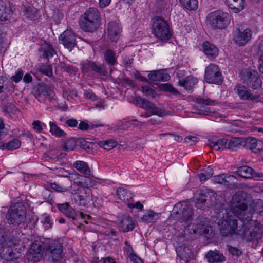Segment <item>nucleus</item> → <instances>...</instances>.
<instances>
[{"label":"nucleus","mask_w":263,"mask_h":263,"mask_svg":"<svg viewBox=\"0 0 263 263\" xmlns=\"http://www.w3.org/2000/svg\"><path fill=\"white\" fill-rule=\"evenodd\" d=\"M136 101L140 107L150 111L153 115L162 117L169 114L168 111L163 108L157 107L152 102L140 97H137Z\"/></svg>","instance_id":"9"},{"label":"nucleus","mask_w":263,"mask_h":263,"mask_svg":"<svg viewBox=\"0 0 263 263\" xmlns=\"http://www.w3.org/2000/svg\"><path fill=\"white\" fill-rule=\"evenodd\" d=\"M250 197L243 192H238L232 197L230 209L228 212L239 220L250 221L252 215L258 213L263 215V200L256 199L251 201Z\"/></svg>","instance_id":"2"},{"label":"nucleus","mask_w":263,"mask_h":263,"mask_svg":"<svg viewBox=\"0 0 263 263\" xmlns=\"http://www.w3.org/2000/svg\"><path fill=\"white\" fill-rule=\"evenodd\" d=\"M84 95L85 98L92 101L96 100L97 99V96L91 91H86Z\"/></svg>","instance_id":"63"},{"label":"nucleus","mask_w":263,"mask_h":263,"mask_svg":"<svg viewBox=\"0 0 263 263\" xmlns=\"http://www.w3.org/2000/svg\"><path fill=\"white\" fill-rule=\"evenodd\" d=\"M202 48L205 54L211 58H214L218 55L217 48L208 42H205L202 44Z\"/></svg>","instance_id":"27"},{"label":"nucleus","mask_w":263,"mask_h":263,"mask_svg":"<svg viewBox=\"0 0 263 263\" xmlns=\"http://www.w3.org/2000/svg\"><path fill=\"white\" fill-rule=\"evenodd\" d=\"M59 43L63 46L71 50L76 45V36L74 33L69 30L64 31L59 37Z\"/></svg>","instance_id":"14"},{"label":"nucleus","mask_w":263,"mask_h":263,"mask_svg":"<svg viewBox=\"0 0 263 263\" xmlns=\"http://www.w3.org/2000/svg\"><path fill=\"white\" fill-rule=\"evenodd\" d=\"M235 90L240 99L242 100H255L259 98V95L252 94L250 90L243 85H237Z\"/></svg>","instance_id":"20"},{"label":"nucleus","mask_w":263,"mask_h":263,"mask_svg":"<svg viewBox=\"0 0 263 263\" xmlns=\"http://www.w3.org/2000/svg\"><path fill=\"white\" fill-rule=\"evenodd\" d=\"M175 208L178 209L176 212V217L184 227H190V222L193 215V210L190 205L182 202L176 204Z\"/></svg>","instance_id":"7"},{"label":"nucleus","mask_w":263,"mask_h":263,"mask_svg":"<svg viewBox=\"0 0 263 263\" xmlns=\"http://www.w3.org/2000/svg\"><path fill=\"white\" fill-rule=\"evenodd\" d=\"M45 226V228L49 229L51 228L52 223L51 222L50 219L47 215H44L43 220L42 222Z\"/></svg>","instance_id":"61"},{"label":"nucleus","mask_w":263,"mask_h":263,"mask_svg":"<svg viewBox=\"0 0 263 263\" xmlns=\"http://www.w3.org/2000/svg\"><path fill=\"white\" fill-rule=\"evenodd\" d=\"M244 145L243 146H246L247 148L256 152L255 151L257 146V139L253 137H248L246 139H243Z\"/></svg>","instance_id":"36"},{"label":"nucleus","mask_w":263,"mask_h":263,"mask_svg":"<svg viewBox=\"0 0 263 263\" xmlns=\"http://www.w3.org/2000/svg\"><path fill=\"white\" fill-rule=\"evenodd\" d=\"M227 140L226 138H220L218 140H212L209 141V145L212 149L219 151L226 148Z\"/></svg>","instance_id":"32"},{"label":"nucleus","mask_w":263,"mask_h":263,"mask_svg":"<svg viewBox=\"0 0 263 263\" xmlns=\"http://www.w3.org/2000/svg\"><path fill=\"white\" fill-rule=\"evenodd\" d=\"M252 31L250 29H246L243 31L238 30L234 39L236 44L238 45H245L251 38Z\"/></svg>","instance_id":"22"},{"label":"nucleus","mask_w":263,"mask_h":263,"mask_svg":"<svg viewBox=\"0 0 263 263\" xmlns=\"http://www.w3.org/2000/svg\"><path fill=\"white\" fill-rule=\"evenodd\" d=\"M227 249L232 255L238 256L241 254V252L238 248L235 247H233L230 245H227Z\"/></svg>","instance_id":"56"},{"label":"nucleus","mask_w":263,"mask_h":263,"mask_svg":"<svg viewBox=\"0 0 263 263\" xmlns=\"http://www.w3.org/2000/svg\"><path fill=\"white\" fill-rule=\"evenodd\" d=\"M7 222L14 226L24 225L26 221V210L25 207L18 203L11 206L6 215Z\"/></svg>","instance_id":"5"},{"label":"nucleus","mask_w":263,"mask_h":263,"mask_svg":"<svg viewBox=\"0 0 263 263\" xmlns=\"http://www.w3.org/2000/svg\"><path fill=\"white\" fill-rule=\"evenodd\" d=\"M43 243L40 241H35L31 245L27 254L29 261L36 262L42 258L43 254Z\"/></svg>","instance_id":"13"},{"label":"nucleus","mask_w":263,"mask_h":263,"mask_svg":"<svg viewBox=\"0 0 263 263\" xmlns=\"http://www.w3.org/2000/svg\"><path fill=\"white\" fill-rule=\"evenodd\" d=\"M1 257L6 260H10L14 257V254L10 248H7V251H4L1 253Z\"/></svg>","instance_id":"53"},{"label":"nucleus","mask_w":263,"mask_h":263,"mask_svg":"<svg viewBox=\"0 0 263 263\" xmlns=\"http://www.w3.org/2000/svg\"><path fill=\"white\" fill-rule=\"evenodd\" d=\"M24 73L22 70L18 69L16 71L15 75L11 77V80L15 83L18 82L23 78Z\"/></svg>","instance_id":"54"},{"label":"nucleus","mask_w":263,"mask_h":263,"mask_svg":"<svg viewBox=\"0 0 263 263\" xmlns=\"http://www.w3.org/2000/svg\"><path fill=\"white\" fill-rule=\"evenodd\" d=\"M152 32L161 41H166L171 37L170 26L164 19L156 16L152 20Z\"/></svg>","instance_id":"4"},{"label":"nucleus","mask_w":263,"mask_h":263,"mask_svg":"<svg viewBox=\"0 0 263 263\" xmlns=\"http://www.w3.org/2000/svg\"><path fill=\"white\" fill-rule=\"evenodd\" d=\"M127 206L129 209L136 208L139 210H142L143 208V204L139 201L135 203H133V202H128Z\"/></svg>","instance_id":"58"},{"label":"nucleus","mask_w":263,"mask_h":263,"mask_svg":"<svg viewBox=\"0 0 263 263\" xmlns=\"http://www.w3.org/2000/svg\"><path fill=\"white\" fill-rule=\"evenodd\" d=\"M142 91L147 96H151L152 97L155 96V91L147 86H142Z\"/></svg>","instance_id":"59"},{"label":"nucleus","mask_w":263,"mask_h":263,"mask_svg":"<svg viewBox=\"0 0 263 263\" xmlns=\"http://www.w3.org/2000/svg\"><path fill=\"white\" fill-rule=\"evenodd\" d=\"M118 198L127 205L128 202H130L133 199V195L131 192L124 188L119 187L116 192Z\"/></svg>","instance_id":"28"},{"label":"nucleus","mask_w":263,"mask_h":263,"mask_svg":"<svg viewBox=\"0 0 263 263\" xmlns=\"http://www.w3.org/2000/svg\"><path fill=\"white\" fill-rule=\"evenodd\" d=\"M238 180L237 178L233 175L225 174L224 185H233L237 183Z\"/></svg>","instance_id":"45"},{"label":"nucleus","mask_w":263,"mask_h":263,"mask_svg":"<svg viewBox=\"0 0 263 263\" xmlns=\"http://www.w3.org/2000/svg\"><path fill=\"white\" fill-rule=\"evenodd\" d=\"M230 15L221 10L212 12L207 16L208 24L211 27L215 29L227 28L230 24Z\"/></svg>","instance_id":"6"},{"label":"nucleus","mask_w":263,"mask_h":263,"mask_svg":"<svg viewBox=\"0 0 263 263\" xmlns=\"http://www.w3.org/2000/svg\"><path fill=\"white\" fill-rule=\"evenodd\" d=\"M39 71L48 77H51L52 75V69L49 65H43L40 66Z\"/></svg>","instance_id":"48"},{"label":"nucleus","mask_w":263,"mask_h":263,"mask_svg":"<svg viewBox=\"0 0 263 263\" xmlns=\"http://www.w3.org/2000/svg\"><path fill=\"white\" fill-rule=\"evenodd\" d=\"M51 187L53 190L59 192H65L67 190L66 187L61 186L55 183H52Z\"/></svg>","instance_id":"62"},{"label":"nucleus","mask_w":263,"mask_h":263,"mask_svg":"<svg viewBox=\"0 0 263 263\" xmlns=\"http://www.w3.org/2000/svg\"><path fill=\"white\" fill-rule=\"evenodd\" d=\"M192 229L195 234L198 233L200 235H205L209 233L211 227L210 222L206 218L200 217L196 220V224L192 226Z\"/></svg>","instance_id":"15"},{"label":"nucleus","mask_w":263,"mask_h":263,"mask_svg":"<svg viewBox=\"0 0 263 263\" xmlns=\"http://www.w3.org/2000/svg\"><path fill=\"white\" fill-rule=\"evenodd\" d=\"M23 15L28 20L35 21L38 18L37 10L28 0H22L19 6Z\"/></svg>","instance_id":"11"},{"label":"nucleus","mask_w":263,"mask_h":263,"mask_svg":"<svg viewBox=\"0 0 263 263\" xmlns=\"http://www.w3.org/2000/svg\"><path fill=\"white\" fill-rule=\"evenodd\" d=\"M213 174V170L211 167H208L204 171L198 175L201 182H203L210 178Z\"/></svg>","instance_id":"42"},{"label":"nucleus","mask_w":263,"mask_h":263,"mask_svg":"<svg viewBox=\"0 0 263 263\" xmlns=\"http://www.w3.org/2000/svg\"><path fill=\"white\" fill-rule=\"evenodd\" d=\"M100 20L101 15L98 10L91 7L83 14L79 21V25L83 31L92 32L99 26Z\"/></svg>","instance_id":"3"},{"label":"nucleus","mask_w":263,"mask_h":263,"mask_svg":"<svg viewBox=\"0 0 263 263\" xmlns=\"http://www.w3.org/2000/svg\"><path fill=\"white\" fill-rule=\"evenodd\" d=\"M84 193L83 194L78 196L80 202V205L86 206L92 200V195L91 190L88 188H83Z\"/></svg>","instance_id":"29"},{"label":"nucleus","mask_w":263,"mask_h":263,"mask_svg":"<svg viewBox=\"0 0 263 263\" xmlns=\"http://www.w3.org/2000/svg\"><path fill=\"white\" fill-rule=\"evenodd\" d=\"M45 247L53 260L58 261L62 258L63 247L60 239L49 241L46 243Z\"/></svg>","instance_id":"10"},{"label":"nucleus","mask_w":263,"mask_h":263,"mask_svg":"<svg viewBox=\"0 0 263 263\" xmlns=\"http://www.w3.org/2000/svg\"><path fill=\"white\" fill-rule=\"evenodd\" d=\"M59 209L66 216L73 219H75L76 214L74 210L67 203L58 204Z\"/></svg>","instance_id":"34"},{"label":"nucleus","mask_w":263,"mask_h":263,"mask_svg":"<svg viewBox=\"0 0 263 263\" xmlns=\"http://www.w3.org/2000/svg\"><path fill=\"white\" fill-rule=\"evenodd\" d=\"M21 142L18 139H14L7 143V150H13L21 146Z\"/></svg>","instance_id":"47"},{"label":"nucleus","mask_w":263,"mask_h":263,"mask_svg":"<svg viewBox=\"0 0 263 263\" xmlns=\"http://www.w3.org/2000/svg\"><path fill=\"white\" fill-rule=\"evenodd\" d=\"M215 199V193L214 191L206 190L201 191L196 197V206L201 209L203 204L207 201L212 202Z\"/></svg>","instance_id":"16"},{"label":"nucleus","mask_w":263,"mask_h":263,"mask_svg":"<svg viewBox=\"0 0 263 263\" xmlns=\"http://www.w3.org/2000/svg\"><path fill=\"white\" fill-rule=\"evenodd\" d=\"M236 173L238 176L245 178L250 179L253 177V169L247 165L239 167Z\"/></svg>","instance_id":"30"},{"label":"nucleus","mask_w":263,"mask_h":263,"mask_svg":"<svg viewBox=\"0 0 263 263\" xmlns=\"http://www.w3.org/2000/svg\"><path fill=\"white\" fill-rule=\"evenodd\" d=\"M204 79L207 83L220 84L222 82L220 70L217 65L210 64L205 68Z\"/></svg>","instance_id":"8"},{"label":"nucleus","mask_w":263,"mask_h":263,"mask_svg":"<svg viewBox=\"0 0 263 263\" xmlns=\"http://www.w3.org/2000/svg\"><path fill=\"white\" fill-rule=\"evenodd\" d=\"M244 145L243 139L241 138H232L228 143V148L231 151H236Z\"/></svg>","instance_id":"35"},{"label":"nucleus","mask_w":263,"mask_h":263,"mask_svg":"<svg viewBox=\"0 0 263 263\" xmlns=\"http://www.w3.org/2000/svg\"><path fill=\"white\" fill-rule=\"evenodd\" d=\"M255 75L252 76L253 80L248 85V86L257 89L261 87L262 81L258 72H254Z\"/></svg>","instance_id":"38"},{"label":"nucleus","mask_w":263,"mask_h":263,"mask_svg":"<svg viewBox=\"0 0 263 263\" xmlns=\"http://www.w3.org/2000/svg\"><path fill=\"white\" fill-rule=\"evenodd\" d=\"M33 129L38 133L41 132L43 130V126L46 127V125L42 123L39 120L34 121L32 124Z\"/></svg>","instance_id":"52"},{"label":"nucleus","mask_w":263,"mask_h":263,"mask_svg":"<svg viewBox=\"0 0 263 263\" xmlns=\"http://www.w3.org/2000/svg\"><path fill=\"white\" fill-rule=\"evenodd\" d=\"M36 99L41 103L47 105H55L56 102L54 91L46 87L40 89Z\"/></svg>","instance_id":"12"},{"label":"nucleus","mask_w":263,"mask_h":263,"mask_svg":"<svg viewBox=\"0 0 263 263\" xmlns=\"http://www.w3.org/2000/svg\"><path fill=\"white\" fill-rule=\"evenodd\" d=\"M236 217L227 212L225 219L221 221L220 231L223 236L241 238L249 241H259L263 238V226L256 221L240 220L238 226Z\"/></svg>","instance_id":"1"},{"label":"nucleus","mask_w":263,"mask_h":263,"mask_svg":"<svg viewBox=\"0 0 263 263\" xmlns=\"http://www.w3.org/2000/svg\"><path fill=\"white\" fill-rule=\"evenodd\" d=\"M104 58L107 62L111 65L116 64V53L111 50H107L104 53Z\"/></svg>","instance_id":"39"},{"label":"nucleus","mask_w":263,"mask_h":263,"mask_svg":"<svg viewBox=\"0 0 263 263\" xmlns=\"http://www.w3.org/2000/svg\"><path fill=\"white\" fill-rule=\"evenodd\" d=\"M199 110L198 114L201 115H208L213 111L212 108L205 106L204 105H198L197 106Z\"/></svg>","instance_id":"49"},{"label":"nucleus","mask_w":263,"mask_h":263,"mask_svg":"<svg viewBox=\"0 0 263 263\" xmlns=\"http://www.w3.org/2000/svg\"><path fill=\"white\" fill-rule=\"evenodd\" d=\"M130 123L129 121H127L126 120L124 121H119L117 122V124L114 127L115 129H127Z\"/></svg>","instance_id":"51"},{"label":"nucleus","mask_w":263,"mask_h":263,"mask_svg":"<svg viewBox=\"0 0 263 263\" xmlns=\"http://www.w3.org/2000/svg\"><path fill=\"white\" fill-rule=\"evenodd\" d=\"M179 1L184 8L189 10H195L198 8V0H179Z\"/></svg>","instance_id":"37"},{"label":"nucleus","mask_w":263,"mask_h":263,"mask_svg":"<svg viewBox=\"0 0 263 263\" xmlns=\"http://www.w3.org/2000/svg\"><path fill=\"white\" fill-rule=\"evenodd\" d=\"M117 144L116 141L114 140H109L107 141H103L100 142V145L104 149L110 150L115 147Z\"/></svg>","instance_id":"44"},{"label":"nucleus","mask_w":263,"mask_h":263,"mask_svg":"<svg viewBox=\"0 0 263 263\" xmlns=\"http://www.w3.org/2000/svg\"><path fill=\"white\" fill-rule=\"evenodd\" d=\"M43 57L47 59L52 58L56 53L54 48L49 44H45L43 46Z\"/></svg>","instance_id":"41"},{"label":"nucleus","mask_w":263,"mask_h":263,"mask_svg":"<svg viewBox=\"0 0 263 263\" xmlns=\"http://www.w3.org/2000/svg\"><path fill=\"white\" fill-rule=\"evenodd\" d=\"M7 82V79L5 77H0V94L4 92L6 88Z\"/></svg>","instance_id":"60"},{"label":"nucleus","mask_w":263,"mask_h":263,"mask_svg":"<svg viewBox=\"0 0 263 263\" xmlns=\"http://www.w3.org/2000/svg\"><path fill=\"white\" fill-rule=\"evenodd\" d=\"M65 124L69 127H75L78 125V121L74 119H70L66 121Z\"/></svg>","instance_id":"64"},{"label":"nucleus","mask_w":263,"mask_h":263,"mask_svg":"<svg viewBox=\"0 0 263 263\" xmlns=\"http://www.w3.org/2000/svg\"><path fill=\"white\" fill-rule=\"evenodd\" d=\"M76 146V142L74 139L67 140L64 144V148L66 151H72Z\"/></svg>","instance_id":"50"},{"label":"nucleus","mask_w":263,"mask_h":263,"mask_svg":"<svg viewBox=\"0 0 263 263\" xmlns=\"http://www.w3.org/2000/svg\"><path fill=\"white\" fill-rule=\"evenodd\" d=\"M82 70L84 73H88L91 71H94L102 76H105L106 74L102 65L97 64L89 61H85L82 64Z\"/></svg>","instance_id":"17"},{"label":"nucleus","mask_w":263,"mask_h":263,"mask_svg":"<svg viewBox=\"0 0 263 263\" xmlns=\"http://www.w3.org/2000/svg\"><path fill=\"white\" fill-rule=\"evenodd\" d=\"M226 4L233 12L238 13L244 9V0H226Z\"/></svg>","instance_id":"26"},{"label":"nucleus","mask_w":263,"mask_h":263,"mask_svg":"<svg viewBox=\"0 0 263 263\" xmlns=\"http://www.w3.org/2000/svg\"><path fill=\"white\" fill-rule=\"evenodd\" d=\"M148 77L149 80L153 81H167L170 78L169 74L161 70L152 71L148 74Z\"/></svg>","instance_id":"24"},{"label":"nucleus","mask_w":263,"mask_h":263,"mask_svg":"<svg viewBox=\"0 0 263 263\" xmlns=\"http://www.w3.org/2000/svg\"><path fill=\"white\" fill-rule=\"evenodd\" d=\"M178 82L187 91H191L197 83L198 80L193 76H189L185 78H179Z\"/></svg>","instance_id":"23"},{"label":"nucleus","mask_w":263,"mask_h":263,"mask_svg":"<svg viewBox=\"0 0 263 263\" xmlns=\"http://www.w3.org/2000/svg\"><path fill=\"white\" fill-rule=\"evenodd\" d=\"M13 14L10 3L8 0H0V20L10 19Z\"/></svg>","instance_id":"19"},{"label":"nucleus","mask_w":263,"mask_h":263,"mask_svg":"<svg viewBox=\"0 0 263 263\" xmlns=\"http://www.w3.org/2000/svg\"><path fill=\"white\" fill-rule=\"evenodd\" d=\"M49 131L52 135L56 137H61L66 135V133L58 126L56 122L51 121L49 123Z\"/></svg>","instance_id":"33"},{"label":"nucleus","mask_w":263,"mask_h":263,"mask_svg":"<svg viewBox=\"0 0 263 263\" xmlns=\"http://www.w3.org/2000/svg\"><path fill=\"white\" fill-rule=\"evenodd\" d=\"M160 88L162 90L169 91L170 92L175 93L176 90L172 86L168 83H163L160 85Z\"/></svg>","instance_id":"55"},{"label":"nucleus","mask_w":263,"mask_h":263,"mask_svg":"<svg viewBox=\"0 0 263 263\" xmlns=\"http://www.w3.org/2000/svg\"><path fill=\"white\" fill-rule=\"evenodd\" d=\"M73 166L78 171L87 177L91 175V171L86 162L83 161H76L73 163Z\"/></svg>","instance_id":"25"},{"label":"nucleus","mask_w":263,"mask_h":263,"mask_svg":"<svg viewBox=\"0 0 263 263\" xmlns=\"http://www.w3.org/2000/svg\"><path fill=\"white\" fill-rule=\"evenodd\" d=\"M254 72H257L255 70H246L244 71H243V76H242V80L244 82V83H246L247 85L252 82V81L254 79H253V76L254 75H255Z\"/></svg>","instance_id":"40"},{"label":"nucleus","mask_w":263,"mask_h":263,"mask_svg":"<svg viewBox=\"0 0 263 263\" xmlns=\"http://www.w3.org/2000/svg\"><path fill=\"white\" fill-rule=\"evenodd\" d=\"M204 257L208 263H222L226 260L223 254L217 250L209 251Z\"/></svg>","instance_id":"21"},{"label":"nucleus","mask_w":263,"mask_h":263,"mask_svg":"<svg viewBox=\"0 0 263 263\" xmlns=\"http://www.w3.org/2000/svg\"><path fill=\"white\" fill-rule=\"evenodd\" d=\"M123 230L125 232L132 231L134 229V223L129 218H126L122 220Z\"/></svg>","instance_id":"43"},{"label":"nucleus","mask_w":263,"mask_h":263,"mask_svg":"<svg viewBox=\"0 0 263 263\" xmlns=\"http://www.w3.org/2000/svg\"><path fill=\"white\" fill-rule=\"evenodd\" d=\"M159 218V214L152 210L147 211L141 218V221L146 223H155Z\"/></svg>","instance_id":"31"},{"label":"nucleus","mask_w":263,"mask_h":263,"mask_svg":"<svg viewBox=\"0 0 263 263\" xmlns=\"http://www.w3.org/2000/svg\"><path fill=\"white\" fill-rule=\"evenodd\" d=\"M224 176L225 174H222L215 176L213 178V181L215 183L223 185L224 182Z\"/></svg>","instance_id":"57"},{"label":"nucleus","mask_w":263,"mask_h":263,"mask_svg":"<svg viewBox=\"0 0 263 263\" xmlns=\"http://www.w3.org/2000/svg\"><path fill=\"white\" fill-rule=\"evenodd\" d=\"M196 102L198 105H204L207 106H214L217 103V101L209 98H199L197 99Z\"/></svg>","instance_id":"46"},{"label":"nucleus","mask_w":263,"mask_h":263,"mask_svg":"<svg viewBox=\"0 0 263 263\" xmlns=\"http://www.w3.org/2000/svg\"><path fill=\"white\" fill-rule=\"evenodd\" d=\"M121 32L120 25L116 21H110L107 26L106 33L112 41H116Z\"/></svg>","instance_id":"18"}]
</instances>
